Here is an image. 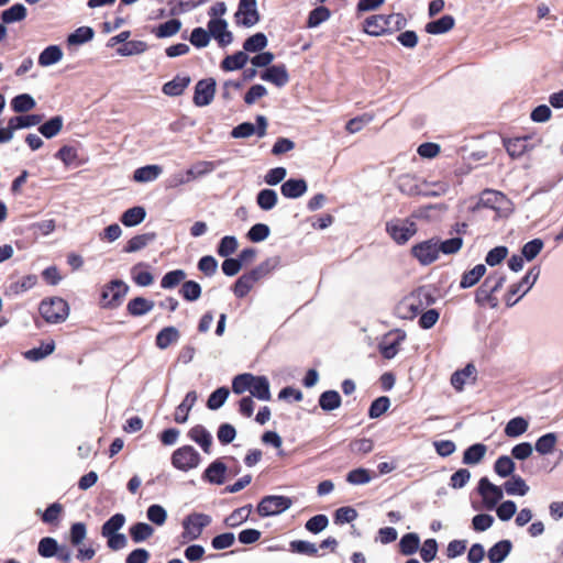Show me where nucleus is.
I'll return each mask as SVG.
<instances>
[{"label":"nucleus","instance_id":"17","mask_svg":"<svg viewBox=\"0 0 563 563\" xmlns=\"http://www.w3.org/2000/svg\"><path fill=\"white\" fill-rule=\"evenodd\" d=\"M261 79L284 87L289 81V74L284 64L271 65L261 73Z\"/></svg>","mask_w":563,"mask_h":563},{"label":"nucleus","instance_id":"56","mask_svg":"<svg viewBox=\"0 0 563 563\" xmlns=\"http://www.w3.org/2000/svg\"><path fill=\"white\" fill-rule=\"evenodd\" d=\"M516 464L508 455H500L494 463L495 473L503 478L514 475Z\"/></svg>","mask_w":563,"mask_h":563},{"label":"nucleus","instance_id":"48","mask_svg":"<svg viewBox=\"0 0 563 563\" xmlns=\"http://www.w3.org/2000/svg\"><path fill=\"white\" fill-rule=\"evenodd\" d=\"M180 27H181L180 20L170 19V20H167V21L161 23L159 25H157L154 29L153 33L158 38H166V37H170V36L175 35L176 33H178Z\"/></svg>","mask_w":563,"mask_h":563},{"label":"nucleus","instance_id":"22","mask_svg":"<svg viewBox=\"0 0 563 563\" xmlns=\"http://www.w3.org/2000/svg\"><path fill=\"white\" fill-rule=\"evenodd\" d=\"M250 60V56L244 51H238L231 55L225 56L220 64V67L224 71H234L243 69L246 63Z\"/></svg>","mask_w":563,"mask_h":563},{"label":"nucleus","instance_id":"35","mask_svg":"<svg viewBox=\"0 0 563 563\" xmlns=\"http://www.w3.org/2000/svg\"><path fill=\"white\" fill-rule=\"evenodd\" d=\"M397 188L407 196H419L422 190L419 188L416 176L404 174L397 178Z\"/></svg>","mask_w":563,"mask_h":563},{"label":"nucleus","instance_id":"40","mask_svg":"<svg viewBox=\"0 0 563 563\" xmlns=\"http://www.w3.org/2000/svg\"><path fill=\"white\" fill-rule=\"evenodd\" d=\"M318 402L323 411H333L341 406L342 398L336 390L330 389L321 393Z\"/></svg>","mask_w":563,"mask_h":563},{"label":"nucleus","instance_id":"15","mask_svg":"<svg viewBox=\"0 0 563 563\" xmlns=\"http://www.w3.org/2000/svg\"><path fill=\"white\" fill-rule=\"evenodd\" d=\"M386 231L390 238L399 245L409 241V239L417 232L416 223L412 221L406 222H388Z\"/></svg>","mask_w":563,"mask_h":563},{"label":"nucleus","instance_id":"12","mask_svg":"<svg viewBox=\"0 0 563 563\" xmlns=\"http://www.w3.org/2000/svg\"><path fill=\"white\" fill-rule=\"evenodd\" d=\"M406 332L400 329H396L387 333L378 344V351L382 356L386 360L394 358L398 351L399 345L405 341Z\"/></svg>","mask_w":563,"mask_h":563},{"label":"nucleus","instance_id":"20","mask_svg":"<svg viewBox=\"0 0 563 563\" xmlns=\"http://www.w3.org/2000/svg\"><path fill=\"white\" fill-rule=\"evenodd\" d=\"M198 399L197 391L190 390L186 394L184 400L177 406L174 420L176 423L183 424L188 421L189 412Z\"/></svg>","mask_w":563,"mask_h":563},{"label":"nucleus","instance_id":"62","mask_svg":"<svg viewBox=\"0 0 563 563\" xmlns=\"http://www.w3.org/2000/svg\"><path fill=\"white\" fill-rule=\"evenodd\" d=\"M186 278L184 269H174L167 272L161 279V287L163 289H173L178 286Z\"/></svg>","mask_w":563,"mask_h":563},{"label":"nucleus","instance_id":"24","mask_svg":"<svg viewBox=\"0 0 563 563\" xmlns=\"http://www.w3.org/2000/svg\"><path fill=\"white\" fill-rule=\"evenodd\" d=\"M279 263L280 258L278 256L269 257L246 274L256 284L260 279L271 274V272H273L279 265Z\"/></svg>","mask_w":563,"mask_h":563},{"label":"nucleus","instance_id":"21","mask_svg":"<svg viewBox=\"0 0 563 563\" xmlns=\"http://www.w3.org/2000/svg\"><path fill=\"white\" fill-rule=\"evenodd\" d=\"M250 393L252 398L254 397L262 401L271 400L272 394L268 378L264 375H255Z\"/></svg>","mask_w":563,"mask_h":563},{"label":"nucleus","instance_id":"34","mask_svg":"<svg viewBox=\"0 0 563 563\" xmlns=\"http://www.w3.org/2000/svg\"><path fill=\"white\" fill-rule=\"evenodd\" d=\"M162 172L163 168L159 165H145L134 170L133 180L136 183L154 181L159 177Z\"/></svg>","mask_w":563,"mask_h":563},{"label":"nucleus","instance_id":"46","mask_svg":"<svg viewBox=\"0 0 563 563\" xmlns=\"http://www.w3.org/2000/svg\"><path fill=\"white\" fill-rule=\"evenodd\" d=\"M64 120L60 115H55L49 118L44 123L40 124L38 132L46 139H52L56 136L62 128H63Z\"/></svg>","mask_w":563,"mask_h":563},{"label":"nucleus","instance_id":"37","mask_svg":"<svg viewBox=\"0 0 563 563\" xmlns=\"http://www.w3.org/2000/svg\"><path fill=\"white\" fill-rule=\"evenodd\" d=\"M487 452V446L483 443H474L465 449L462 462L466 465H476L481 463Z\"/></svg>","mask_w":563,"mask_h":563},{"label":"nucleus","instance_id":"11","mask_svg":"<svg viewBox=\"0 0 563 563\" xmlns=\"http://www.w3.org/2000/svg\"><path fill=\"white\" fill-rule=\"evenodd\" d=\"M540 143V139L533 142V137L531 135L503 140L506 152L514 159L520 158L525 153L532 151Z\"/></svg>","mask_w":563,"mask_h":563},{"label":"nucleus","instance_id":"18","mask_svg":"<svg viewBox=\"0 0 563 563\" xmlns=\"http://www.w3.org/2000/svg\"><path fill=\"white\" fill-rule=\"evenodd\" d=\"M308 190V184L303 178H289L280 186L282 195L287 199H297Z\"/></svg>","mask_w":563,"mask_h":563},{"label":"nucleus","instance_id":"13","mask_svg":"<svg viewBox=\"0 0 563 563\" xmlns=\"http://www.w3.org/2000/svg\"><path fill=\"white\" fill-rule=\"evenodd\" d=\"M411 254L421 265H430L439 257L435 238L422 241L411 247Z\"/></svg>","mask_w":563,"mask_h":563},{"label":"nucleus","instance_id":"39","mask_svg":"<svg viewBox=\"0 0 563 563\" xmlns=\"http://www.w3.org/2000/svg\"><path fill=\"white\" fill-rule=\"evenodd\" d=\"M63 58V51L58 45L45 47L38 55V64L42 67H48L58 63Z\"/></svg>","mask_w":563,"mask_h":563},{"label":"nucleus","instance_id":"59","mask_svg":"<svg viewBox=\"0 0 563 563\" xmlns=\"http://www.w3.org/2000/svg\"><path fill=\"white\" fill-rule=\"evenodd\" d=\"M179 294L187 301H196L201 296V286L195 280H185L179 289Z\"/></svg>","mask_w":563,"mask_h":563},{"label":"nucleus","instance_id":"41","mask_svg":"<svg viewBox=\"0 0 563 563\" xmlns=\"http://www.w3.org/2000/svg\"><path fill=\"white\" fill-rule=\"evenodd\" d=\"M55 350V342L49 340L47 342H42V344L37 347H33L24 352V357L32 362H38L46 356L51 355Z\"/></svg>","mask_w":563,"mask_h":563},{"label":"nucleus","instance_id":"63","mask_svg":"<svg viewBox=\"0 0 563 563\" xmlns=\"http://www.w3.org/2000/svg\"><path fill=\"white\" fill-rule=\"evenodd\" d=\"M543 246V240L540 238H536L523 244V246L521 247V255L526 261L531 262L539 255Z\"/></svg>","mask_w":563,"mask_h":563},{"label":"nucleus","instance_id":"19","mask_svg":"<svg viewBox=\"0 0 563 563\" xmlns=\"http://www.w3.org/2000/svg\"><path fill=\"white\" fill-rule=\"evenodd\" d=\"M188 438L196 442L205 453L209 454L212 446V435L202 424H196L188 431Z\"/></svg>","mask_w":563,"mask_h":563},{"label":"nucleus","instance_id":"14","mask_svg":"<svg viewBox=\"0 0 563 563\" xmlns=\"http://www.w3.org/2000/svg\"><path fill=\"white\" fill-rule=\"evenodd\" d=\"M217 82L214 78L200 79L195 86L194 103L197 107L210 104L214 98Z\"/></svg>","mask_w":563,"mask_h":563},{"label":"nucleus","instance_id":"32","mask_svg":"<svg viewBox=\"0 0 563 563\" xmlns=\"http://www.w3.org/2000/svg\"><path fill=\"white\" fill-rule=\"evenodd\" d=\"M156 239L155 232H146L143 234H137L131 238L125 246L123 247V252L125 253H135L137 251H141L146 245L152 243Z\"/></svg>","mask_w":563,"mask_h":563},{"label":"nucleus","instance_id":"9","mask_svg":"<svg viewBox=\"0 0 563 563\" xmlns=\"http://www.w3.org/2000/svg\"><path fill=\"white\" fill-rule=\"evenodd\" d=\"M504 487L497 486L488 477H482L477 484V493L481 495L486 509L493 510L504 498Z\"/></svg>","mask_w":563,"mask_h":563},{"label":"nucleus","instance_id":"2","mask_svg":"<svg viewBox=\"0 0 563 563\" xmlns=\"http://www.w3.org/2000/svg\"><path fill=\"white\" fill-rule=\"evenodd\" d=\"M540 272L539 266H533L519 282L509 286L505 295L507 307H514L533 287L540 276Z\"/></svg>","mask_w":563,"mask_h":563},{"label":"nucleus","instance_id":"44","mask_svg":"<svg viewBox=\"0 0 563 563\" xmlns=\"http://www.w3.org/2000/svg\"><path fill=\"white\" fill-rule=\"evenodd\" d=\"M130 537L134 543H141L154 533V528L146 522H135L129 529Z\"/></svg>","mask_w":563,"mask_h":563},{"label":"nucleus","instance_id":"60","mask_svg":"<svg viewBox=\"0 0 563 563\" xmlns=\"http://www.w3.org/2000/svg\"><path fill=\"white\" fill-rule=\"evenodd\" d=\"M125 523V516L123 514H114L101 527V536L119 533V530Z\"/></svg>","mask_w":563,"mask_h":563},{"label":"nucleus","instance_id":"54","mask_svg":"<svg viewBox=\"0 0 563 563\" xmlns=\"http://www.w3.org/2000/svg\"><path fill=\"white\" fill-rule=\"evenodd\" d=\"M230 395V389L227 386H221L213 390L207 400V407L210 410L220 409L227 401Z\"/></svg>","mask_w":563,"mask_h":563},{"label":"nucleus","instance_id":"64","mask_svg":"<svg viewBox=\"0 0 563 563\" xmlns=\"http://www.w3.org/2000/svg\"><path fill=\"white\" fill-rule=\"evenodd\" d=\"M147 49V44L144 41H126V43L117 49L120 56H132L144 53Z\"/></svg>","mask_w":563,"mask_h":563},{"label":"nucleus","instance_id":"16","mask_svg":"<svg viewBox=\"0 0 563 563\" xmlns=\"http://www.w3.org/2000/svg\"><path fill=\"white\" fill-rule=\"evenodd\" d=\"M228 466L221 459L212 461L203 471L202 481L212 485H222L227 479Z\"/></svg>","mask_w":563,"mask_h":563},{"label":"nucleus","instance_id":"4","mask_svg":"<svg viewBox=\"0 0 563 563\" xmlns=\"http://www.w3.org/2000/svg\"><path fill=\"white\" fill-rule=\"evenodd\" d=\"M202 461L200 453L192 445H183L170 455V464L180 472H189L197 468Z\"/></svg>","mask_w":563,"mask_h":563},{"label":"nucleus","instance_id":"49","mask_svg":"<svg viewBox=\"0 0 563 563\" xmlns=\"http://www.w3.org/2000/svg\"><path fill=\"white\" fill-rule=\"evenodd\" d=\"M59 552V544L53 537H44L38 541L37 553L44 559L56 556Z\"/></svg>","mask_w":563,"mask_h":563},{"label":"nucleus","instance_id":"27","mask_svg":"<svg viewBox=\"0 0 563 563\" xmlns=\"http://www.w3.org/2000/svg\"><path fill=\"white\" fill-rule=\"evenodd\" d=\"M511 549L512 543L510 540H500L488 550V560L490 563H501L509 555Z\"/></svg>","mask_w":563,"mask_h":563},{"label":"nucleus","instance_id":"53","mask_svg":"<svg viewBox=\"0 0 563 563\" xmlns=\"http://www.w3.org/2000/svg\"><path fill=\"white\" fill-rule=\"evenodd\" d=\"M10 106L14 112L25 113L32 110L36 106V102L31 95L20 93L12 98Z\"/></svg>","mask_w":563,"mask_h":563},{"label":"nucleus","instance_id":"55","mask_svg":"<svg viewBox=\"0 0 563 563\" xmlns=\"http://www.w3.org/2000/svg\"><path fill=\"white\" fill-rule=\"evenodd\" d=\"M255 375L251 373H242L233 377L232 379V391L235 395H242L245 391H250L252 382H254Z\"/></svg>","mask_w":563,"mask_h":563},{"label":"nucleus","instance_id":"23","mask_svg":"<svg viewBox=\"0 0 563 563\" xmlns=\"http://www.w3.org/2000/svg\"><path fill=\"white\" fill-rule=\"evenodd\" d=\"M191 79L187 75H177L172 80L165 82L162 87L163 93L169 97L180 96L189 86Z\"/></svg>","mask_w":563,"mask_h":563},{"label":"nucleus","instance_id":"45","mask_svg":"<svg viewBox=\"0 0 563 563\" xmlns=\"http://www.w3.org/2000/svg\"><path fill=\"white\" fill-rule=\"evenodd\" d=\"M277 192L271 188L261 189L256 195V203L264 211L272 210L277 205Z\"/></svg>","mask_w":563,"mask_h":563},{"label":"nucleus","instance_id":"51","mask_svg":"<svg viewBox=\"0 0 563 563\" xmlns=\"http://www.w3.org/2000/svg\"><path fill=\"white\" fill-rule=\"evenodd\" d=\"M476 373V368L474 364L468 363L464 368L456 371L451 376V385L455 390L462 391L464 385L466 383V378L474 375Z\"/></svg>","mask_w":563,"mask_h":563},{"label":"nucleus","instance_id":"42","mask_svg":"<svg viewBox=\"0 0 563 563\" xmlns=\"http://www.w3.org/2000/svg\"><path fill=\"white\" fill-rule=\"evenodd\" d=\"M268 45L267 36L263 32H257L249 36L243 43V51L247 53H258Z\"/></svg>","mask_w":563,"mask_h":563},{"label":"nucleus","instance_id":"38","mask_svg":"<svg viewBox=\"0 0 563 563\" xmlns=\"http://www.w3.org/2000/svg\"><path fill=\"white\" fill-rule=\"evenodd\" d=\"M43 120V115L32 113V114H21L15 115L9 119L11 128L16 131L21 129H29L40 124Z\"/></svg>","mask_w":563,"mask_h":563},{"label":"nucleus","instance_id":"58","mask_svg":"<svg viewBox=\"0 0 563 563\" xmlns=\"http://www.w3.org/2000/svg\"><path fill=\"white\" fill-rule=\"evenodd\" d=\"M168 5H170V14L178 15L197 9L198 7L202 5V1L169 0Z\"/></svg>","mask_w":563,"mask_h":563},{"label":"nucleus","instance_id":"31","mask_svg":"<svg viewBox=\"0 0 563 563\" xmlns=\"http://www.w3.org/2000/svg\"><path fill=\"white\" fill-rule=\"evenodd\" d=\"M455 20L452 15L445 14L438 20L431 21L426 24V32L429 34H443L454 27Z\"/></svg>","mask_w":563,"mask_h":563},{"label":"nucleus","instance_id":"28","mask_svg":"<svg viewBox=\"0 0 563 563\" xmlns=\"http://www.w3.org/2000/svg\"><path fill=\"white\" fill-rule=\"evenodd\" d=\"M180 338L177 328L169 325L163 328L155 338V344L161 350H166L170 344L176 343Z\"/></svg>","mask_w":563,"mask_h":563},{"label":"nucleus","instance_id":"29","mask_svg":"<svg viewBox=\"0 0 563 563\" xmlns=\"http://www.w3.org/2000/svg\"><path fill=\"white\" fill-rule=\"evenodd\" d=\"M146 217V210L142 206H135L126 209L120 218L123 225L128 228L136 227L144 221Z\"/></svg>","mask_w":563,"mask_h":563},{"label":"nucleus","instance_id":"7","mask_svg":"<svg viewBox=\"0 0 563 563\" xmlns=\"http://www.w3.org/2000/svg\"><path fill=\"white\" fill-rule=\"evenodd\" d=\"M128 291L129 286L123 280L112 279L101 289L102 307L106 309L119 307Z\"/></svg>","mask_w":563,"mask_h":563},{"label":"nucleus","instance_id":"1","mask_svg":"<svg viewBox=\"0 0 563 563\" xmlns=\"http://www.w3.org/2000/svg\"><path fill=\"white\" fill-rule=\"evenodd\" d=\"M406 25L407 19L402 13L375 14L365 19L364 32L371 36H380L391 34L394 31H401Z\"/></svg>","mask_w":563,"mask_h":563},{"label":"nucleus","instance_id":"36","mask_svg":"<svg viewBox=\"0 0 563 563\" xmlns=\"http://www.w3.org/2000/svg\"><path fill=\"white\" fill-rule=\"evenodd\" d=\"M399 552L409 556L415 554L420 548V537L416 532L405 533L399 540Z\"/></svg>","mask_w":563,"mask_h":563},{"label":"nucleus","instance_id":"26","mask_svg":"<svg viewBox=\"0 0 563 563\" xmlns=\"http://www.w3.org/2000/svg\"><path fill=\"white\" fill-rule=\"evenodd\" d=\"M486 265L477 264L472 269L464 272L461 276L460 288L467 289L475 286L486 274Z\"/></svg>","mask_w":563,"mask_h":563},{"label":"nucleus","instance_id":"52","mask_svg":"<svg viewBox=\"0 0 563 563\" xmlns=\"http://www.w3.org/2000/svg\"><path fill=\"white\" fill-rule=\"evenodd\" d=\"M529 423L523 417L510 419L505 427V434L509 438H518L528 430Z\"/></svg>","mask_w":563,"mask_h":563},{"label":"nucleus","instance_id":"43","mask_svg":"<svg viewBox=\"0 0 563 563\" xmlns=\"http://www.w3.org/2000/svg\"><path fill=\"white\" fill-rule=\"evenodd\" d=\"M252 509L253 507L251 504L234 509L224 519L225 526L230 528H236L238 526H240L241 523L245 522L249 519Z\"/></svg>","mask_w":563,"mask_h":563},{"label":"nucleus","instance_id":"57","mask_svg":"<svg viewBox=\"0 0 563 563\" xmlns=\"http://www.w3.org/2000/svg\"><path fill=\"white\" fill-rule=\"evenodd\" d=\"M331 16V11L324 7L320 5L311 10L308 14L307 19V27L314 29L319 26L321 23L329 20Z\"/></svg>","mask_w":563,"mask_h":563},{"label":"nucleus","instance_id":"8","mask_svg":"<svg viewBox=\"0 0 563 563\" xmlns=\"http://www.w3.org/2000/svg\"><path fill=\"white\" fill-rule=\"evenodd\" d=\"M479 205L497 211L499 216H508L512 212L511 201L503 192L492 189L482 192Z\"/></svg>","mask_w":563,"mask_h":563},{"label":"nucleus","instance_id":"47","mask_svg":"<svg viewBox=\"0 0 563 563\" xmlns=\"http://www.w3.org/2000/svg\"><path fill=\"white\" fill-rule=\"evenodd\" d=\"M556 442L558 434L554 432H549L538 438L533 448L539 454L548 455L553 452Z\"/></svg>","mask_w":563,"mask_h":563},{"label":"nucleus","instance_id":"33","mask_svg":"<svg viewBox=\"0 0 563 563\" xmlns=\"http://www.w3.org/2000/svg\"><path fill=\"white\" fill-rule=\"evenodd\" d=\"M507 495L526 496L530 489L526 481L519 475H511L503 485Z\"/></svg>","mask_w":563,"mask_h":563},{"label":"nucleus","instance_id":"10","mask_svg":"<svg viewBox=\"0 0 563 563\" xmlns=\"http://www.w3.org/2000/svg\"><path fill=\"white\" fill-rule=\"evenodd\" d=\"M234 18L238 25H242L247 29L257 24L261 20V15L257 10V0H240Z\"/></svg>","mask_w":563,"mask_h":563},{"label":"nucleus","instance_id":"61","mask_svg":"<svg viewBox=\"0 0 563 563\" xmlns=\"http://www.w3.org/2000/svg\"><path fill=\"white\" fill-rule=\"evenodd\" d=\"M438 252L443 253L445 255L455 254L457 253L462 245H463V239L461 236H454L444 241H441L440 239H435Z\"/></svg>","mask_w":563,"mask_h":563},{"label":"nucleus","instance_id":"25","mask_svg":"<svg viewBox=\"0 0 563 563\" xmlns=\"http://www.w3.org/2000/svg\"><path fill=\"white\" fill-rule=\"evenodd\" d=\"M154 301L144 297H134L126 305V311L132 317H142L153 310Z\"/></svg>","mask_w":563,"mask_h":563},{"label":"nucleus","instance_id":"5","mask_svg":"<svg viewBox=\"0 0 563 563\" xmlns=\"http://www.w3.org/2000/svg\"><path fill=\"white\" fill-rule=\"evenodd\" d=\"M292 506L290 497L283 495H266L257 504L256 510L260 517L278 516Z\"/></svg>","mask_w":563,"mask_h":563},{"label":"nucleus","instance_id":"30","mask_svg":"<svg viewBox=\"0 0 563 563\" xmlns=\"http://www.w3.org/2000/svg\"><path fill=\"white\" fill-rule=\"evenodd\" d=\"M27 10L22 3H14L10 8L1 11L0 20L4 24L20 22L26 18Z\"/></svg>","mask_w":563,"mask_h":563},{"label":"nucleus","instance_id":"3","mask_svg":"<svg viewBox=\"0 0 563 563\" xmlns=\"http://www.w3.org/2000/svg\"><path fill=\"white\" fill-rule=\"evenodd\" d=\"M38 311L46 322L57 324L69 316V305L60 297H53L42 300Z\"/></svg>","mask_w":563,"mask_h":563},{"label":"nucleus","instance_id":"6","mask_svg":"<svg viewBox=\"0 0 563 563\" xmlns=\"http://www.w3.org/2000/svg\"><path fill=\"white\" fill-rule=\"evenodd\" d=\"M212 521L211 516L202 512H191L183 519L181 538L184 541H194L200 538L203 529Z\"/></svg>","mask_w":563,"mask_h":563},{"label":"nucleus","instance_id":"50","mask_svg":"<svg viewBox=\"0 0 563 563\" xmlns=\"http://www.w3.org/2000/svg\"><path fill=\"white\" fill-rule=\"evenodd\" d=\"M95 36V31L91 26H80L67 36L69 45H82L91 41Z\"/></svg>","mask_w":563,"mask_h":563}]
</instances>
